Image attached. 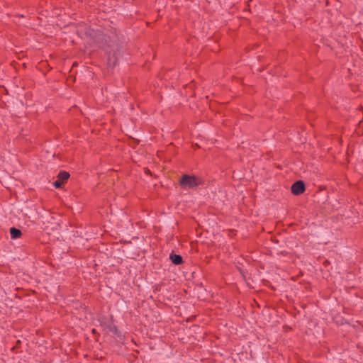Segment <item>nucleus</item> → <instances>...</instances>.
I'll return each mask as SVG.
<instances>
[{"mask_svg": "<svg viewBox=\"0 0 363 363\" xmlns=\"http://www.w3.org/2000/svg\"><path fill=\"white\" fill-rule=\"evenodd\" d=\"M69 177V174L67 172L61 171L57 175V179L64 182L67 181Z\"/></svg>", "mask_w": 363, "mask_h": 363, "instance_id": "obj_7", "label": "nucleus"}, {"mask_svg": "<svg viewBox=\"0 0 363 363\" xmlns=\"http://www.w3.org/2000/svg\"><path fill=\"white\" fill-rule=\"evenodd\" d=\"M195 147H200V146H199V145H198V144H195Z\"/></svg>", "mask_w": 363, "mask_h": 363, "instance_id": "obj_16", "label": "nucleus"}, {"mask_svg": "<svg viewBox=\"0 0 363 363\" xmlns=\"http://www.w3.org/2000/svg\"><path fill=\"white\" fill-rule=\"evenodd\" d=\"M170 259L174 264H180L182 262V256L176 254H171L170 255Z\"/></svg>", "mask_w": 363, "mask_h": 363, "instance_id": "obj_6", "label": "nucleus"}, {"mask_svg": "<svg viewBox=\"0 0 363 363\" xmlns=\"http://www.w3.org/2000/svg\"><path fill=\"white\" fill-rule=\"evenodd\" d=\"M157 157H162L160 155V152H157Z\"/></svg>", "mask_w": 363, "mask_h": 363, "instance_id": "obj_15", "label": "nucleus"}, {"mask_svg": "<svg viewBox=\"0 0 363 363\" xmlns=\"http://www.w3.org/2000/svg\"><path fill=\"white\" fill-rule=\"evenodd\" d=\"M49 153V152H48ZM59 156V154H56V152L55 151L52 150V148L51 147V151L49 154V155L48 156V157H58Z\"/></svg>", "mask_w": 363, "mask_h": 363, "instance_id": "obj_10", "label": "nucleus"}, {"mask_svg": "<svg viewBox=\"0 0 363 363\" xmlns=\"http://www.w3.org/2000/svg\"><path fill=\"white\" fill-rule=\"evenodd\" d=\"M108 329H109V330H110V331H113V332H114V333H116V327H115L114 325H113L112 324H110V325H108Z\"/></svg>", "mask_w": 363, "mask_h": 363, "instance_id": "obj_11", "label": "nucleus"}, {"mask_svg": "<svg viewBox=\"0 0 363 363\" xmlns=\"http://www.w3.org/2000/svg\"><path fill=\"white\" fill-rule=\"evenodd\" d=\"M257 46H258V45H257V44H255V45H254V47H257Z\"/></svg>", "mask_w": 363, "mask_h": 363, "instance_id": "obj_17", "label": "nucleus"}, {"mask_svg": "<svg viewBox=\"0 0 363 363\" xmlns=\"http://www.w3.org/2000/svg\"><path fill=\"white\" fill-rule=\"evenodd\" d=\"M10 234L12 239L19 238L22 235L21 231L16 228H11L10 229Z\"/></svg>", "mask_w": 363, "mask_h": 363, "instance_id": "obj_5", "label": "nucleus"}, {"mask_svg": "<svg viewBox=\"0 0 363 363\" xmlns=\"http://www.w3.org/2000/svg\"><path fill=\"white\" fill-rule=\"evenodd\" d=\"M306 188L303 182L299 180L291 186V192L294 195H299L304 192Z\"/></svg>", "mask_w": 363, "mask_h": 363, "instance_id": "obj_4", "label": "nucleus"}, {"mask_svg": "<svg viewBox=\"0 0 363 363\" xmlns=\"http://www.w3.org/2000/svg\"><path fill=\"white\" fill-rule=\"evenodd\" d=\"M63 182L60 181V180H56L55 182H54V186L56 187V188H60L61 187V186L62 185Z\"/></svg>", "mask_w": 363, "mask_h": 363, "instance_id": "obj_9", "label": "nucleus"}, {"mask_svg": "<svg viewBox=\"0 0 363 363\" xmlns=\"http://www.w3.org/2000/svg\"><path fill=\"white\" fill-rule=\"evenodd\" d=\"M133 141H134V143H139V140H135V139H133Z\"/></svg>", "mask_w": 363, "mask_h": 363, "instance_id": "obj_13", "label": "nucleus"}, {"mask_svg": "<svg viewBox=\"0 0 363 363\" xmlns=\"http://www.w3.org/2000/svg\"><path fill=\"white\" fill-rule=\"evenodd\" d=\"M85 34L94 44L99 47L106 42V35L100 30L89 28L86 29Z\"/></svg>", "mask_w": 363, "mask_h": 363, "instance_id": "obj_1", "label": "nucleus"}, {"mask_svg": "<svg viewBox=\"0 0 363 363\" xmlns=\"http://www.w3.org/2000/svg\"><path fill=\"white\" fill-rule=\"evenodd\" d=\"M245 50H246V52H248L250 50V49L247 47V48H245Z\"/></svg>", "mask_w": 363, "mask_h": 363, "instance_id": "obj_14", "label": "nucleus"}, {"mask_svg": "<svg viewBox=\"0 0 363 363\" xmlns=\"http://www.w3.org/2000/svg\"><path fill=\"white\" fill-rule=\"evenodd\" d=\"M118 94V92L116 93L115 91H110L108 95L106 96L107 101L111 103L116 102L117 94Z\"/></svg>", "mask_w": 363, "mask_h": 363, "instance_id": "obj_8", "label": "nucleus"}, {"mask_svg": "<svg viewBox=\"0 0 363 363\" xmlns=\"http://www.w3.org/2000/svg\"><path fill=\"white\" fill-rule=\"evenodd\" d=\"M252 1V0H248V1H247V2L249 3V2H250V1Z\"/></svg>", "mask_w": 363, "mask_h": 363, "instance_id": "obj_18", "label": "nucleus"}, {"mask_svg": "<svg viewBox=\"0 0 363 363\" xmlns=\"http://www.w3.org/2000/svg\"><path fill=\"white\" fill-rule=\"evenodd\" d=\"M202 184V179L194 175L184 174L180 179V184L184 188L193 189Z\"/></svg>", "mask_w": 363, "mask_h": 363, "instance_id": "obj_2", "label": "nucleus"}, {"mask_svg": "<svg viewBox=\"0 0 363 363\" xmlns=\"http://www.w3.org/2000/svg\"><path fill=\"white\" fill-rule=\"evenodd\" d=\"M119 55V50L108 52L107 58V66L110 68L116 67L118 62V58Z\"/></svg>", "mask_w": 363, "mask_h": 363, "instance_id": "obj_3", "label": "nucleus"}, {"mask_svg": "<svg viewBox=\"0 0 363 363\" xmlns=\"http://www.w3.org/2000/svg\"><path fill=\"white\" fill-rule=\"evenodd\" d=\"M135 136H136L138 138H143L144 137L142 133H135Z\"/></svg>", "mask_w": 363, "mask_h": 363, "instance_id": "obj_12", "label": "nucleus"}]
</instances>
